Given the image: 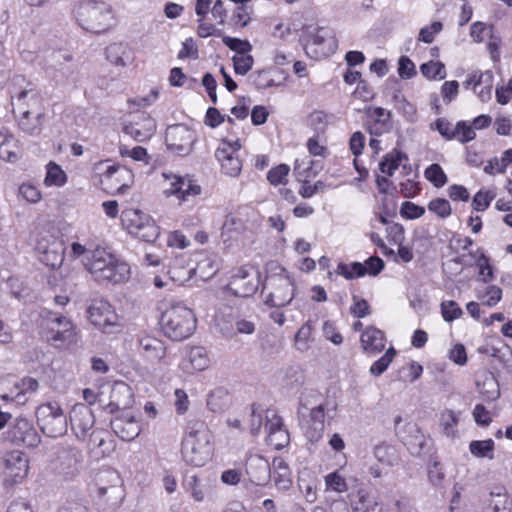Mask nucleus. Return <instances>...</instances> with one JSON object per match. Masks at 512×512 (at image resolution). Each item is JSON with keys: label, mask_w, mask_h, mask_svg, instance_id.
I'll use <instances>...</instances> for the list:
<instances>
[{"label": "nucleus", "mask_w": 512, "mask_h": 512, "mask_svg": "<svg viewBox=\"0 0 512 512\" xmlns=\"http://www.w3.org/2000/svg\"><path fill=\"white\" fill-rule=\"evenodd\" d=\"M36 251L39 260L46 266L55 269L59 268L65 255V242L54 234L45 233L37 240Z\"/></svg>", "instance_id": "7"}, {"label": "nucleus", "mask_w": 512, "mask_h": 512, "mask_svg": "<svg viewBox=\"0 0 512 512\" xmlns=\"http://www.w3.org/2000/svg\"><path fill=\"white\" fill-rule=\"evenodd\" d=\"M495 444L492 439L473 440L469 443L470 453L477 458H494Z\"/></svg>", "instance_id": "32"}, {"label": "nucleus", "mask_w": 512, "mask_h": 512, "mask_svg": "<svg viewBox=\"0 0 512 512\" xmlns=\"http://www.w3.org/2000/svg\"><path fill=\"white\" fill-rule=\"evenodd\" d=\"M476 264L479 267V275L481 276L478 281L487 283L493 279V268L489 263V258L484 253H481L478 257Z\"/></svg>", "instance_id": "56"}, {"label": "nucleus", "mask_w": 512, "mask_h": 512, "mask_svg": "<svg viewBox=\"0 0 512 512\" xmlns=\"http://www.w3.org/2000/svg\"><path fill=\"white\" fill-rule=\"evenodd\" d=\"M336 273L338 275L343 276L347 280H352L355 278H360L366 275V266L361 262H352L351 264H346L340 262L337 265Z\"/></svg>", "instance_id": "34"}, {"label": "nucleus", "mask_w": 512, "mask_h": 512, "mask_svg": "<svg viewBox=\"0 0 512 512\" xmlns=\"http://www.w3.org/2000/svg\"><path fill=\"white\" fill-rule=\"evenodd\" d=\"M425 214V208L413 202L405 201L400 208V215L406 219H418Z\"/></svg>", "instance_id": "54"}, {"label": "nucleus", "mask_w": 512, "mask_h": 512, "mask_svg": "<svg viewBox=\"0 0 512 512\" xmlns=\"http://www.w3.org/2000/svg\"><path fill=\"white\" fill-rule=\"evenodd\" d=\"M312 45L320 47L319 55L327 56L334 51L335 39L332 32L324 27H318L314 34L310 35Z\"/></svg>", "instance_id": "28"}, {"label": "nucleus", "mask_w": 512, "mask_h": 512, "mask_svg": "<svg viewBox=\"0 0 512 512\" xmlns=\"http://www.w3.org/2000/svg\"><path fill=\"white\" fill-rule=\"evenodd\" d=\"M6 439L16 445L36 447L40 443V437L32 423L26 418L15 419L11 428L6 432Z\"/></svg>", "instance_id": "12"}, {"label": "nucleus", "mask_w": 512, "mask_h": 512, "mask_svg": "<svg viewBox=\"0 0 512 512\" xmlns=\"http://www.w3.org/2000/svg\"><path fill=\"white\" fill-rule=\"evenodd\" d=\"M477 297L479 299H484L487 297L486 300L482 301V304L488 307H494L502 299V289L496 285H489L486 287L483 294L478 292Z\"/></svg>", "instance_id": "45"}, {"label": "nucleus", "mask_w": 512, "mask_h": 512, "mask_svg": "<svg viewBox=\"0 0 512 512\" xmlns=\"http://www.w3.org/2000/svg\"><path fill=\"white\" fill-rule=\"evenodd\" d=\"M9 385V378L0 380V397L5 401H13L18 404L26 401V393L35 392L39 387L38 381L32 377H24L20 381H14L11 393L6 392Z\"/></svg>", "instance_id": "15"}, {"label": "nucleus", "mask_w": 512, "mask_h": 512, "mask_svg": "<svg viewBox=\"0 0 512 512\" xmlns=\"http://www.w3.org/2000/svg\"><path fill=\"white\" fill-rule=\"evenodd\" d=\"M488 512H511L512 500L504 486H495L486 500Z\"/></svg>", "instance_id": "25"}, {"label": "nucleus", "mask_w": 512, "mask_h": 512, "mask_svg": "<svg viewBox=\"0 0 512 512\" xmlns=\"http://www.w3.org/2000/svg\"><path fill=\"white\" fill-rule=\"evenodd\" d=\"M441 313L445 321L452 322L459 318L463 311L455 301L451 300L441 303Z\"/></svg>", "instance_id": "55"}, {"label": "nucleus", "mask_w": 512, "mask_h": 512, "mask_svg": "<svg viewBox=\"0 0 512 512\" xmlns=\"http://www.w3.org/2000/svg\"><path fill=\"white\" fill-rule=\"evenodd\" d=\"M171 194L177 195L181 200H188L189 196H197L201 193V187L188 177H175L171 183Z\"/></svg>", "instance_id": "26"}, {"label": "nucleus", "mask_w": 512, "mask_h": 512, "mask_svg": "<svg viewBox=\"0 0 512 512\" xmlns=\"http://www.w3.org/2000/svg\"><path fill=\"white\" fill-rule=\"evenodd\" d=\"M361 346L366 354L376 355L385 348V334L374 326H368L361 334Z\"/></svg>", "instance_id": "22"}, {"label": "nucleus", "mask_w": 512, "mask_h": 512, "mask_svg": "<svg viewBox=\"0 0 512 512\" xmlns=\"http://www.w3.org/2000/svg\"><path fill=\"white\" fill-rule=\"evenodd\" d=\"M267 440L269 445L273 446L276 450H281L289 444L290 435L285 428L268 434Z\"/></svg>", "instance_id": "53"}, {"label": "nucleus", "mask_w": 512, "mask_h": 512, "mask_svg": "<svg viewBox=\"0 0 512 512\" xmlns=\"http://www.w3.org/2000/svg\"><path fill=\"white\" fill-rule=\"evenodd\" d=\"M139 347L143 356L151 362H159L166 355L164 342L150 335H145L139 339Z\"/></svg>", "instance_id": "24"}, {"label": "nucleus", "mask_w": 512, "mask_h": 512, "mask_svg": "<svg viewBox=\"0 0 512 512\" xmlns=\"http://www.w3.org/2000/svg\"><path fill=\"white\" fill-rule=\"evenodd\" d=\"M234 71L238 75H246L253 67L254 59L252 55H235L232 58Z\"/></svg>", "instance_id": "47"}, {"label": "nucleus", "mask_w": 512, "mask_h": 512, "mask_svg": "<svg viewBox=\"0 0 512 512\" xmlns=\"http://www.w3.org/2000/svg\"><path fill=\"white\" fill-rule=\"evenodd\" d=\"M37 424L48 437L56 438L67 432V417L57 402L41 404L36 410Z\"/></svg>", "instance_id": "6"}, {"label": "nucleus", "mask_w": 512, "mask_h": 512, "mask_svg": "<svg viewBox=\"0 0 512 512\" xmlns=\"http://www.w3.org/2000/svg\"><path fill=\"white\" fill-rule=\"evenodd\" d=\"M48 322L47 339L54 343H71L75 338V330L72 322L65 316L50 313Z\"/></svg>", "instance_id": "14"}, {"label": "nucleus", "mask_w": 512, "mask_h": 512, "mask_svg": "<svg viewBox=\"0 0 512 512\" xmlns=\"http://www.w3.org/2000/svg\"><path fill=\"white\" fill-rule=\"evenodd\" d=\"M59 512H88L87 501L76 493H69Z\"/></svg>", "instance_id": "40"}, {"label": "nucleus", "mask_w": 512, "mask_h": 512, "mask_svg": "<svg viewBox=\"0 0 512 512\" xmlns=\"http://www.w3.org/2000/svg\"><path fill=\"white\" fill-rule=\"evenodd\" d=\"M75 17L84 30L96 34L106 32L114 24L111 6L101 0L81 2L76 8Z\"/></svg>", "instance_id": "3"}, {"label": "nucleus", "mask_w": 512, "mask_h": 512, "mask_svg": "<svg viewBox=\"0 0 512 512\" xmlns=\"http://www.w3.org/2000/svg\"><path fill=\"white\" fill-rule=\"evenodd\" d=\"M250 78L252 79L253 85L259 90H264L278 85L270 77V70L267 69L253 73Z\"/></svg>", "instance_id": "46"}, {"label": "nucleus", "mask_w": 512, "mask_h": 512, "mask_svg": "<svg viewBox=\"0 0 512 512\" xmlns=\"http://www.w3.org/2000/svg\"><path fill=\"white\" fill-rule=\"evenodd\" d=\"M151 217L140 210L133 209L123 213L122 221L126 225L129 233L133 234V229L139 230L145 222L150 220Z\"/></svg>", "instance_id": "33"}, {"label": "nucleus", "mask_w": 512, "mask_h": 512, "mask_svg": "<svg viewBox=\"0 0 512 512\" xmlns=\"http://www.w3.org/2000/svg\"><path fill=\"white\" fill-rule=\"evenodd\" d=\"M260 284V272L246 266L238 268L230 277L225 290L236 297L247 298L253 296Z\"/></svg>", "instance_id": "8"}, {"label": "nucleus", "mask_w": 512, "mask_h": 512, "mask_svg": "<svg viewBox=\"0 0 512 512\" xmlns=\"http://www.w3.org/2000/svg\"><path fill=\"white\" fill-rule=\"evenodd\" d=\"M89 254L88 262H85L84 265L96 280L116 284L128 278L129 265L119 261L105 249L96 248Z\"/></svg>", "instance_id": "2"}, {"label": "nucleus", "mask_w": 512, "mask_h": 512, "mask_svg": "<svg viewBox=\"0 0 512 512\" xmlns=\"http://www.w3.org/2000/svg\"><path fill=\"white\" fill-rule=\"evenodd\" d=\"M88 319L104 333H112L118 316L112 306L105 300H94L87 308Z\"/></svg>", "instance_id": "11"}, {"label": "nucleus", "mask_w": 512, "mask_h": 512, "mask_svg": "<svg viewBox=\"0 0 512 512\" xmlns=\"http://www.w3.org/2000/svg\"><path fill=\"white\" fill-rule=\"evenodd\" d=\"M189 360L194 370L202 371L208 366V358L201 347H193L189 353Z\"/></svg>", "instance_id": "48"}, {"label": "nucleus", "mask_w": 512, "mask_h": 512, "mask_svg": "<svg viewBox=\"0 0 512 512\" xmlns=\"http://www.w3.org/2000/svg\"><path fill=\"white\" fill-rule=\"evenodd\" d=\"M325 408L322 404L314 407L310 411L309 420L305 428L306 438L314 443L322 438L324 432Z\"/></svg>", "instance_id": "23"}, {"label": "nucleus", "mask_w": 512, "mask_h": 512, "mask_svg": "<svg viewBox=\"0 0 512 512\" xmlns=\"http://www.w3.org/2000/svg\"><path fill=\"white\" fill-rule=\"evenodd\" d=\"M459 92V83L456 80L446 81L441 86V95L445 104L456 98Z\"/></svg>", "instance_id": "60"}, {"label": "nucleus", "mask_w": 512, "mask_h": 512, "mask_svg": "<svg viewBox=\"0 0 512 512\" xmlns=\"http://www.w3.org/2000/svg\"><path fill=\"white\" fill-rule=\"evenodd\" d=\"M83 461L82 452L72 446H66L58 452V472L65 479H72L80 473Z\"/></svg>", "instance_id": "16"}, {"label": "nucleus", "mask_w": 512, "mask_h": 512, "mask_svg": "<svg viewBox=\"0 0 512 512\" xmlns=\"http://www.w3.org/2000/svg\"><path fill=\"white\" fill-rule=\"evenodd\" d=\"M196 141V132L185 124H174L166 129V146L168 150L179 156L190 154Z\"/></svg>", "instance_id": "9"}, {"label": "nucleus", "mask_w": 512, "mask_h": 512, "mask_svg": "<svg viewBox=\"0 0 512 512\" xmlns=\"http://www.w3.org/2000/svg\"><path fill=\"white\" fill-rule=\"evenodd\" d=\"M159 234V227L152 218L145 222L139 230L133 229V235L149 243L154 242L158 238Z\"/></svg>", "instance_id": "38"}, {"label": "nucleus", "mask_w": 512, "mask_h": 512, "mask_svg": "<svg viewBox=\"0 0 512 512\" xmlns=\"http://www.w3.org/2000/svg\"><path fill=\"white\" fill-rule=\"evenodd\" d=\"M274 467V483L277 488L281 490H287L291 486V479L289 478V468L287 464L280 458L273 460Z\"/></svg>", "instance_id": "31"}, {"label": "nucleus", "mask_w": 512, "mask_h": 512, "mask_svg": "<svg viewBox=\"0 0 512 512\" xmlns=\"http://www.w3.org/2000/svg\"><path fill=\"white\" fill-rule=\"evenodd\" d=\"M186 488L190 492L192 498L195 501H203L205 497L204 485L201 484L199 478L193 475L186 479Z\"/></svg>", "instance_id": "52"}, {"label": "nucleus", "mask_w": 512, "mask_h": 512, "mask_svg": "<svg viewBox=\"0 0 512 512\" xmlns=\"http://www.w3.org/2000/svg\"><path fill=\"white\" fill-rule=\"evenodd\" d=\"M164 334L174 341H182L192 335L196 328L193 311L181 303L173 304L161 316Z\"/></svg>", "instance_id": "4"}, {"label": "nucleus", "mask_w": 512, "mask_h": 512, "mask_svg": "<svg viewBox=\"0 0 512 512\" xmlns=\"http://www.w3.org/2000/svg\"><path fill=\"white\" fill-rule=\"evenodd\" d=\"M374 456L379 462L388 466H394L398 463L396 449L386 443H380L375 446Z\"/></svg>", "instance_id": "35"}, {"label": "nucleus", "mask_w": 512, "mask_h": 512, "mask_svg": "<svg viewBox=\"0 0 512 512\" xmlns=\"http://www.w3.org/2000/svg\"><path fill=\"white\" fill-rule=\"evenodd\" d=\"M290 171V168L286 164H280L269 170L267 174V180L271 185H278L283 183V180L286 178Z\"/></svg>", "instance_id": "58"}, {"label": "nucleus", "mask_w": 512, "mask_h": 512, "mask_svg": "<svg viewBox=\"0 0 512 512\" xmlns=\"http://www.w3.org/2000/svg\"><path fill=\"white\" fill-rule=\"evenodd\" d=\"M113 432L123 441L134 440L141 432L138 421L131 415L117 416L110 422Z\"/></svg>", "instance_id": "20"}, {"label": "nucleus", "mask_w": 512, "mask_h": 512, "mask_svg": "<svg viewBox=\"0 0 512 512\" xmlns=\"http://www.w3.org/2000/svg\"><path fill=\"white\" fill-rule=\"evenodd\" d=\"M421 73L428 79H444L446 77L445 65L440 61H429L420 66Z\"/></svg>", "instance_id": "41"}, {"label": "nucleus", "mask_w": 512, "mask_h": 512, "mask_svg": "<svg viewBox=\"0 0 512 512\" xmlns=\"http://www.w3.org/2000/svg\"><path fill=\"white\" fill-rule=\"evenodd\" d=\"M365 113L369 118L373 119L375 126H388L391 118V112L386 111L382 107L366 108Z\"/></svg>", "instance_id": "51"}, {"label": "nucleus", "mask_w": 512, "mask_h": 512, "mask_svg": "<svg viewBox=\"0 0 512 512\" xmlns=\"http://www.w3.org/2000/svg\"><path fill=\"white\" fill-rule=\"evenodd\" d=\"M29 461L25 453L11 451L5 458L3 486L6 489L21 483L27 476Z\"/></svg>", "instance_id": "10"}, {"label": "nucleus", "mask_w": 512, "mask_h": 512, "mask_svg": "<svg viewBox=\"0 0 512 512\" xmlns=\"http://www.w3.org/2000/svg\"><path fill=\"white\" fill-rule=\"evenodd\" d=\"M212 434L204 422L195 420L187 425L182 440L181 455L183 460L194 467H202L213 455Z\"/></svg>", "instance_id": "1"}, {"label": "nucleus", "mask_w": 512, "mask_h": 512, "mask_svg": "<svg viewBox=\"0 0 512 512\" xmlns=\"http://www.w3.org/2000/svg\"><path fill=\"white\" fill-rule=\"evenodd\" d=\"M327 489L342 493L348 490V485L344 477L338 471H334L325 476Z\"/></svg>", "instance_id": "49"}, {"label": "nucleus", "mask_w": 512, "mask_h": 512, "mask_svg": "<svg viewBox=\"0 0 512 512\" xmlns=\"http://www.w3.org/2000/svg\"><path fill=\"white\" fill-rule=\"evenodd\" d=\"M428 210L435 213L440 218H447L452 213L451 205L445 198H436L430 201Z\"/></svg>", "instance_id": "50"}, {"label": "nucleus", "mask_w": 512, "mask_h": 512, "mask_svg": "<svg viewBox=\"0 0 512 512\" xmlns=\"http://www.w3.org/2000/svg\"><path fill=\"white\" fill-rule=\"evenodd\" d=\"M71 428L79 440H84L95 424V417L88 405L76 404L69 413Z\"/></svg>", "instance_id": "13"}, {"label": "nucleus", "mask_w": 512, "mask_h": 512, "mask_svg": "<svg viewBox=\"0 0 512 512\" xmlns=\"http://www.w3.org/2000/svg\"><path fill=\"white\" fill-rule=\"evenodd\" d=\"M354 304L350 308L351 314L357 318H364L371 313L370 306L365 299H359L356 295L352 297Z\"/></svg>", "instance_id": "61"}, {"label": "nucleus", "mask_w": 512, "mask_h": 512, "mask_svg": "<svg viewBox=\"0 0 512 512\" xmlns=\"http://www.w3.org/2000/svg\"><path fill=\"white\" fill-rule=\"evenodd\" d=\"M398 74L402 79H410L417 74L415 64L407 56L399 58Z\"/></svg>", "instance_id": "57"}, {"label": "nucleus", "mask_w": 512, "mask_h": 512, "mask_svg": "<svg viewBox=\"0 0 512 512\" xmlns=\"http://www.w3.org/2000/svg\"><path fill=\"white\" fill-rule=\"evenodd\" d=\"M424 175L435 187H443L448 178L438 163H433L425 169Z\"/></svg>", "instance_id": "39"}, {"label": "nucleus", "mask_w": 512, "mask_h": 512, "mask_svg": "<svg viewBox=\"0 0 512 512\" xmlns=\"http://www.w3.org/2000/svg\"><path fill=\"white\" fill-rule=\"evenodd\" d=\"M43 120L44 113L39 112L33 115L31 111L25 110L18 121V126L26 134L36 136L41 133Z\"/></svg>", "instance_id": "27"}, {"label": "nucleus", "mask_w": 512, "mask_h": 512, "mask_svg": "<svg viewBox=\"0 0 512 512\" xmlns=\"http://www.w3.org/2000/svg\"><path fill=\"white\" fill-rule=\"evenodd\" d=\"M494 195H490L489 192L478 191L472 200V207L476 211H484L487 209L493 200Z\"/></svg>", "instance_id": "62"}, {"label": "nucleus", "mask_w": 512, "mask_h": 512, "mask_svg": "<svg viewBox=\"0 0 512 512\" xmlns=\"http://www.w3.org/2000/svg\"><path fill=\"white\" fill-rule=\"evenodd\" d=\"M232 146L228 142H224L223 147H218L215 151L216 159L221 162V168L224 174L237 177L242 170V161L238 156H234L231 151Z\"/></svg>", "instance_id": "21"}, {"label": "nucleus", "mask_w": 512, "mask_h": 512, "mask_svg": "<svg viewBox=\"0 0 512 512\" xmlns=\"http://www.w3.org/2000/svg\"><path fill=\"white\" fill-rule=\"evenodd\" d=\"M230 403V396L227 390L217 388L209 393L207 397V407L214 413L225 411Z\"/></svg>", "instance_id": "30"}, {"label": "nucleus", "mask_w": 512, "mask_h": 512, "mask_svg": "<svg viewBox=\"0 0 512 512\" xmlns=\"http://www.w3.org/2000/svg\"><path fill=\"white\" fill-rule=\"evenodd\" d=\"M67 176L62 168L54 162L47 165V174L44 183L47 186H62L66 183Z\"/></svg>", "instance_id": "37"}, {"label": "nucleus", "mask_w": 512, "mask_h": 512, "mask_svg": "<svg viewBox=\"0 0 512 512\" xmlns=\"http://www.w3.org/2000/svg\"><path fill=\"white\" fill-rule=\"evenodd\" d=\"M350 499L355 512H370L375 510L373 508V500L368 492L363 489L358 490L356 494H351Z\"/></svg>", "instance_id": "36"}, {"label": "nucleus", "mask_w": 512, "mask_h": 512, "mask_svg": "<svg viewBox=\"0 0 512 512\" xmlns=\"http://www.w3.org/2000/svg\"><path fill=\"white\" fill-rule=\"evenodd\" d=\"M125 47L122 44L114 43L106 48L107 60L116 66H125L124 60Z\"/></svg>", "instance_id": "44"}, {"label": "nucleus", "mask_w": 512, "mask_h": 512, "mask_svg": "<svg viewBox=\"0 0 512 512\" xmlns=\"http://www.w3.org/2000/svg\"><path fill=\"white\" fill-rule=\"evenodd\" d=\"M225 121V116L222 115L219 110L215 107H209L206 111L205 125L216 128Z\"/></svg>", "instance_id": "64"}, {"label": "nucleus", "mask_w": 512, "mask_h": 512, "mask_svg": "<svg viewBox=\"0 0 512 512\" xmlns=\"http://www.w3.org/2000/svg\"><path fill=\"white\" fill-rule=\"evenodd\" d=\"M222 42L229 49L236 51L238 55L248 54L252 50V45L248 40H242L230 36H223Z\"/></svg>", "instance_id": "42"}, {"label": "nucleus", "mask_w": 512, "mask_h": 512, "mask_svg": "<svg viewBox=\"0 0 512 512\" xmlns=\"http://www.w3.org/2000/svg\"><path fill=\"white\" fill-rule=\"evenodd\" d=\"M245 471L251 483L262 486L271 479L269 462L261 455H250L246 459Z\"/></svg>", "instance_id": "18"}, {"label": "nucleus", "mask_w": 512, "mask_h": 512, "mask_svg": "<svg viewBox=\"0 0 512 512\" xmlns=\"http://www.w3.org/2000/svg\"><path fill=\"white\" fill-rule=\"evenodd\" d=\"M103 431H92L89 435V444L98 448H102L101 453L105 455L112 450L111 445H107V441L104 438Z\"/></svg>", "instance_id": "63"}, {"label": "nucleus", "mask_w": 512, "mask_h": 512, "mask_svg": "<svg viewBox=\"0 0 512 512\" xmlns=\"http://www.w3.org/2000/svg\"><path fill=\"white\" fill-rule=\"evenodd\" d=\"M270 288L265 304L270 307H283L288 305L294 298V282L285 268H281L278 274L270 275L263 284L262 292Z\"/></svg>", "instance_id": "5"}, {"label": "nucleus", "mask_w": 512, "mask_h": 512, "mask_svg": "<svg viewBox=\"0 0 512 512\" xmlns=\"http://www.w3.org/2000/svg\"><path fill=\"white\" fill-rule=\"evenodd\" d=\"M156 131L155 120L146 114H142L137 121H131L124 125L123 132L137 142L149 140Z\"/></svg>", "instance_id": "19"}, {"label": "nucleus", "mask_w": 512, "mask_h": 512, "mask_svg": "<svg viewBox=\"0 0 512 512\" xmlns=\"http://www.w3.org/2000/svg\"><path fill=\"white\" fill-rule=\"evenodd\" d=\"M428 478L435 487H441L445 479L443 465L436 459H431L428 467Z\"/></svg>", "instance_id": "43"}, {"label": "nucleus", "mask_w": 512, "mask_h": 512, "mask_svg": "<svg viewBox=\"0 0 512 512\" xmlns=\"http://www.w3.org/2000/svg\"><path fill=\"white\" fill-rule=\"evenodd\" d=\"M406 153L394 149L387 153L379 162V170L387 176H392L403 160H407Z\"/></svg>", "instance_id": "29"}, {"label": "nucleus", "mask_w": 512, "mask_h": 512, "mask_svg": "<svg viewBox=\"0 0 512 512\" xmlns=\"http://www.w3.org/2000/svg\"><path fill=\"white\" fill-rule=\"evenodd\" d=\"M397 436L412 456H420L424 452L427 440L416 423H406L402 431L397 432Z\"/></svg>", "instance_id": "17"}, {"label": "nucleus", "mask_w": 512, "mask_h": 512, "mask_svg": "<svg viewBox=\"0 0 512 512\" xmlns=\"http://www.w3.org/2000/svg\"><path fill=\"white\" fill-rule=\"evenodd\" d=\"M262 412L263 409L260 405L253 403L251 405L250 414V432L252 435H257L260 432L262 426Z\"/></svg>", "instance_id": "59"}]
</instances>
